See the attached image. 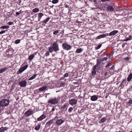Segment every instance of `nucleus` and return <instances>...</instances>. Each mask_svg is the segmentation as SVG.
<instances>
[{
	"instance_id": "obj_1",
	"label": "nucleus",
	"mask_w": 132,
	"mask_h": 132,
	"mask_svg": "<svg viewBox=\"0 0 132 132\" xmlns=\"http://www.w3.org/2000/svg\"><path fill=\"white\" fill-rule=\"evenodd\" d=\"M59 44L57 41L53 42L50 47L48 48V50L51 53H52L54 51L55 52H57L59 50Z\"/></svg>"
},
{
	"instance_id": "obj_2",
	"label": "nucleus",
	"mask_w": 132,
	"mask_h": 132,
	"mask_svg": "<svg viewBox=\"0 0 132 132\" xmlns=\"http://www.w3.org/2000/svg\"><path fill=\"white\" fill-rule=\"evenodd\" d=\"M9 103V101L8 99H4L0 101V106L3 107L8 105Z\"/></svg>"
},
{
	"instance_id": "obj_3",
	"label": "nucleus",
	"mask_w": 132,
	"mask_h": 132,
	"mask_svg": "<svg viewBox=\"0 0 132 132\" xmlns=\"http://www.w3.org/2000/svg\"><path fill=\"white\" fill-rule=\"evenodd\" d=\"M58 102V100L56 98H51V99L48 101V102L52 104H56Z\"/></svg>"
},
{
	"instance_id": "obj_4",
	"label": "nucleus",
	"mask_w": 132,
	"mask_h": 132,
	"mask_svg": "<svg viewBox=\"0 0 132 132\" xmlns=\"http://www.w3.org/2000/svg\"><path fill=\"white\" fill-rule=\"evenodd\" d=\"M62 46L64 49L66 50H69L71 48L70 45L65 43H63L62 44Z\"/></svg>"
},
{
	"instance_id": "obj_5",
	"label": "nucleus",
	"mask_w": 132,
	"mask_h": 132,
	"mask_svg": "<svg viewBox=\"0 0 132 132\" xmlns=\"http://www.w3.org/2000/svg\"><path fill=\"white\" fill-rule=\"evenodd\" d=\"M77 102V100L75 99H72L69 101V103L72 105H76Z\"/></svg>"
},
{
	"instance_id": "obj_6",
	"label": "nucleus",
	"mask_w": 132,
	"mask_h": 132,
	"mask_svg": "<svg viewBox=\"0 0 132 132\" xmlns=\"http://www.w3.org/2000/svg\"><path fill=\"white\" fill-rule=\"evenodd\" d=\"M58 117L57 116L55 117L52 120H50L46 124V126L47 127H48L52 123L54 122V120L56 119H57Z\"/></svg>"
},
{
	"instance_id": "obj_7",
	"label": "nucleus",
	"mask_w": 132,
	"mask_h": 132,
	"mask_svg": "<svg viewBox=\"0 0 132 132\" xmlns=\"http://www.w3.org/2000/svg\"><path fill=\"white\" fill-rule=\"evenodd\" d=\"M27 83L26 81L23 80L20 82L19 84L21 87H25L26 86Z\"/></svg>"
},
{
	"instance_id": "obj_8",
	"label": "nucleus",
	"mask_w": 132,
	"mask_h": 132,
	"mask_svg": "<svg viewBox=\"0 0 132 132\" xmlns=\"http://www.w3.org/2000/svg\"><path fill=\"white\" fill-rule=\"evenodd\" d=\"M109 34H102L98 36L97 37H96V39H99L101 38H103L105 37L108 36Z\"/></svg>"
},
{
	"instance_id": "obj_9",
	"label": "nucleus",
	"mask_w": 132,
	"mask_h": 132,
	"mask_svg": "<svg viewBox=\"0 0 132 132\" xmlns=\"http://www.w3.org/2000/svg\"><path fill=\"white\" fill-rule=\"evenodd\" d=\"M64 122L63 120L60 119L57 120L56 122V123L57 125L59 126L62 124Z\"/></svg>"
},
{
	"instance_id": "obj_10",
	"label": "nucleus",
	"mask_w": 132,
	"mask_h": 132,
	"mask_svg": "<svg viewBox=\"0 0 132 132\" xmlns=\"http://www.w3.org/2000/svg\"><path fill=\"white\" fill-rule=\"evenodd\" d=\"M114 74L113 71H110L109 72H106L105 74V77H108L111 75H113Z\"/></svg>"
},
{
	"instance_id": "obj_11",
	"label": "nucleus",
	"mask_w": 132,
	"mask_h": 132,
	"mask_svg": "<svg viewBox=\"0 0 132 132\" xmlns=\"http://www.w3.org/2000/svg\"><path fill=\"white\" fill-rule=\"evenodd\" d=\"M32 113V111L29 109L25 113V114L27 116H29L31 115Z\"/></svg>"
},
{
	"instance_id": "obj_12",
	"label": "nucleus",
	"mask_w": 132,
	"mask_h": 132,
	"mask_svg": "<svg viewBox=\"0 0 132 132\" xmlns=\"http://www.w3.org/2000/svg\"><path fill=\"white\" fill-rule=\"evenodd\" d=\"M46 117V116L44 114H42L40 117L38 118L37 120L38 121H41L45 119Z\"/></svg>"
},
{
	"instance_id": "obj_13",
	"label": "nucleus",
	"mask_w": 132,
	"mask_h": 132,
	"mask_svg": "<svg viewBox=\"0 0 132 132\" xmlns=\"http://www.w3.org/2000/svg\"><path fill=\"white\" fill-rule=\"evenodd\" d=\"M118 32V31L117 30L113 31L110 33L109 35L110 36L115 35Z\"/></svg>"
},
{
	"instance_id": "obj_14",
	"label": "nucleus",
	"mask_w": 132,
	"mask_h": 132,
	"mask_svg": "<svg viewBox=\"0 0 132 132\" xmlns=\"http://www.w3.org/2000/svg\"><path fill=\"white\" fill-rule=\"evenodd\" d=\"M106 117H103L99 121L100 123H102L106 121Z\"/></svg>"
},
{
	"instance_id": "obj_15",
	"label": "nucleus",
	"mask_w": 132,
	"mask_h": 132,
	"mask_svg": "<svg viewBox=\"0 0 132 132\" xmlns=\"http://www.w3.org/2000/svg\"><path fill=\"white\" fill-rule=\"evenodd\" d=\"M98 99V97L96 95L92 96L90 98L91 100L92 101H95Z\"/></svg>"
},
{
	"instance_id": "obj_16",
	"label": "nucleus",
	"mask_w": 132,
	"mask_h": 132,
	"mask_svg": "<svg viewBox=\"0 0 132 132\" xmlns=\"http://www.w3.org/2000/svg\"><path fill=\"white\" fill-rule=\"evenodd\" d=\"M107 9L109 11H114V9L113 8V7L110 6H107Z\"/></svg>"
},
{
	"instance_id": "obj_17",
	"label": "nucleus",
	"mask_w": 132,
	"mask_h": 132,
	"mask_svg": "<svg viewBox=\"0 0 132 132\" xmlns=\"http://www.w3.org/2000/svg\"><path fill=\"white\" fill-rule=\"evenodd\" d=\"M8 128L6 127H2L0 128V132H4L5 131H6Z\"/></svg>"
},
{
	"instance_id": "obj_18",
	"label": "nucleus",
	"mask_w": 132,
	"mask_h": 132,
	"mask_svg": "<svg viewBox=\"0 0 132 132\" xmlns=\"http://www.w3.org/2000/svg\"><path fill=\"white\" fill-rule=\"evenodd\" d=\"M47 88L46 86H44L38 89V90L40 91H43L46 89Z\"/></svg>"
},
{
	"instance_id": "obj_19",
	"label": "nucleus",
	"mask_w": 132,
	"mask_h": 132,
	"mask_svg": "<svg viewBox=\"0 0 132 132\" xmlns=\"http://www.w3.org/2000/svg\"><path fill=\"white\" fill-rule=\"evenodd\" d=\"M7 69V68L4 67L3 68L0 69V73H2L5 72Z\"/></svg>"
},
{
	"instance_id": "obj_20",
	"label": "nucleus",
	"mask_w": 132,
	"mask_h": 132,
	"mask_svg": "<svg viewBox=\"0 0 132 132\" xmlns=\"http://www.w3.org/2000/svg\"><path fill=\"white\" fill-rule=\"evenodd\" d=\"M37 74H34L33 76L31 77L30 78H29V80H31L34 79L37 76Z\"/></svg>"
},
{
	"instance_id": "obj_21",
	"label": "nucleus",
	"mask_w": 132,
	"mask_h": 132,
	"mask_svg": "<svg viewBox=\"0 0 132 132\" xmlns=\"http://www.w3.org/2000/svg\"><path fill=\"white\" fill-rule=\"evenodd\" d=\"M132 78V73H131L128 75L127 78V81H130Z\"/></svg>"
},
{
	"instance_id": "obj_22",
	"label": "nucleus",
	"mask_w": 132,
	"mask_h": 132,
	"mask_svg": "<svg viewBox=\"0 0 132 132\" xmlns=\"http://www.w3.org/2000/svg\"><path fill=\"white\" fill-rule=\"evenodd\" d=\"M44 15L43 13H40L38 14V21H39L41 18Z\"/></svg>"
},
{
	"instance_id": "obj_23",
	"label": "nucleus",
	"mask_w": 132,
	"mask_h": 132,
	"mask_svg": "<svg viewBox=\"0 0 132 132\" xmlns=\"http://www.w3.org/2000/svg\"><path fill=\"white\" fill-rule=\"evenodd\" d=\"M34 55L33 54H31L28 57V59L31 61L34 58Z\"/></svg>"
},
{
	"instance_id": "obj_24",
	"label": "nucleus",
	"mask_w": 132,
	"mask_h": 132,
	"mask_svg": "<svg viewBox=\"0 0 132 132\" xmlns=\"http://www.w3.org/2000/svg\"><path fill=\"white\" fill-rule=\"evenodd\" d=\"M10 27L8 26H1L0 27L1 29H7L9 28Z\"/></svg>"
},
{
	"instance_id": "obj_25",
	"label": "nucleus",
	"mask_w": 132,
	"mask_h": 132,
	"mask_svg": "<svg viewBox=\"0 0 132 132\" xmlns=\"http://www.w3.org/2000/svg\"><path fill=\"white\" fill-rule=\"evenodd\" d=\"M102 61L101 59H98L97 60V63L96 64L97 65V67H98L100 65V64L101 62V61Z\"/></svg>"
},
{
	"instance_id": "obj_26",
	"label": "nucleus",
	"mask_w": 132,
	"mask_h": 132,
	"mask_svg": "<svg viewBox=\"0 0 132 132\" xmlns=\"http://www.w3.org/2000/svg\"><path fill=\"white\" fill-rule=\"evenodd\" d=\"M82 50L81 48H78L76 50V52L77 53H80L82 51Z\"/></svg>"
},
{
	"instance_id": "obj_27",
	"label": "nucleus",
	"mask_w": 132,
	"mask_h": 132,
	"mask_svg": "<svg viewBox=\"0 0 132 132\" xmlns=\"http://www.w3.org/2000/svg\"><path fill=\"white\" fill-rule=\"evenodd\" d=\"M40 127V125H38L35 127V129L36 130H39Z\"/></svg>"
},
{
	"instance_id": "obj_28",
	"label": "nucleus",
	"mask_w": 132,
	"mask_h": 132,
	"mask_svg": "<svg viewBox=\"0 0 132 132\" xmlns=\"http://www.w3.org/2000/svg\"><path fill=\"white\" fill-rule=\"evenodd\" d=\"M132 37V36H129L128 38H126L124 40V41H127L128 40H130L131 39Z\"/></svg>"
},
{
	"instance_id": "obj_29",
	"label": "nucleus",
	"mask_w": 132,
	"mask_h": 132,
	"mask_svg": "<svg viewBox=\"0 0 132 132\" xmlns=\"http://www.w3.org/2000/svg\"><path fill=\"white\" fill-rule=\"evenodd\" d=\"M50 19V18H46L45 20L43 21V22L46 23Z\"/></svg>"
},
{
	"instance_id": "obj_30",
	"label": "nucleus",
	"mask_w": 132,
	"mask_h": 132,
	"mask_svg": "<svg viewBox=\"0 0 132 132\" xmlns=\"http://www.w3.org/2000/svg\"><path fill=\"white\" fill-rule=\"evenodd\" d=\"M59 2L58 0H53L52 3L53 4H55Z\"/></svg>"
},
{
	"instance_id": "obj_31",
	"label": "nucleus",
	"mask_w": 132,
	"mask_h": 132,
	"mask_svg": "<svg viewBox=\"0 0 132 132\" xmlns=\"http://www.w3.org/2000/svg\"><path fill=\"white\" fill-rule=\"evenodd\" d=\"M39 11V10L37 8H36L34 9L33 10V12L35 13H36L37 12Z\"/></svg>"
},
{
	"instance_id": "obj_32",
	"label": "nucleus",
	"mask_w": 132,
	"mask_h": 132,
	"mask_svg": "<svg viewBox=\"0 0 132 132\" xmlns=\"http://www.w3.org/2000/svg\"><path fill=\"white\" fill-rule=\"evenodd\" d=\"M59 30H57L54 31L53 32V34L54 35H57L59 31Z\"/></svg>"
},
{
	"instance_id": "obj_33",
	"label": "nucleus",
	"mask_w": 132,
	"mask_h": 132,
	"mask_svg": "<svg viewBox=\"0 0 132 132\" xmlns=\"http://www.w3.org/2000/svg\"><path fill=\"white\" fill-rule=\"evenodd\" d=\"M95 70H93L92 71V73L93 76H94L96 74V72Z\"/></svg>"
},
{
	"instance_id": "obj_34",
	"label": "nucleus",
	"mask_w": 132,
	"mask_h": 132,
	"mask_svg": "<svg viewBox=\"0 0 132 132\" xmlns=\"http://www.w3.org/2000/svg\"><path fill=\"white\" fill-rule=\"evenodd\" d=\"M28 67V65H26L22 67H21V68L24 70V71Z\"/></svg>"
},
{
	"instance_id": "obj_35",
	"label": "nucleus",
	"mask_w": 132,
	"mask_h": 132,
	"mask_svg": "<svg viewBox=\"0 0 132 132\" xmlns=\"http://www.w3.org/2000/svg\"><path fill=\"white\" fill-rule=\"evenodd\" d=\"M50 51H47L45 53V56H48L50 54Z\"/></svg>"
},
{
	"instance_id": "obj_36",
	"label": "nucleus",
	"mask_w": 132,
	"mask_h": 132,
	"mask_svg": "<svg viewBox=\"0 0 132 132\" xmlns=\"http://www.w3.org/2000/svg\"><path fill=\"white\" fill-rule=\"evenodd\" d=\"M114 70V65H113L112 66V67L110 69V71H113Z\"/></svg>"
},
{
	"instance_id": "obj_37",
	"label": "nucleus",
	"mask_w": 132,
	"mask_h": 132,
	"mask_svg": "<svg viewBox=\"0 0 132 132\" xmlns=\"http://www.w3.org/2000/svg\"><path fill=\"white\" fill-rule=\"evenodd\" d=\"M24 71V70L23 69H22V68H21L19 69L18 72L19 73H20Z\"/></svg>"
},
{
	"instance_id": "obj_38",
	"label": "nucleus",
	"mask_w": 132,
	"mask_h": 132,
	"mask_svg": "<svg viewBox=\"0 0 132 132\" xmlns=\"http://www.w3.org/2000/svg\"><path fill=\"white\" fill-rule=\"evenodd\" d=\"M132 104V100H129V102H128V104L129 106H130V105Z\"/></svg>"
},
{
	"instance_id": "obj_39",
	"label": "nucleus",
	"mask_w": 132,
	"mask_h": 132,
	"mask_svg": "<svg viewBox=\"0 0 132 132\" xmlns=\"http://www.w3.org/2000/svg\"><path fill=\"white\" fill-rule=\"evenodd\" d=\"M20 42V39H17L16 40L15 42V43L16 44H18Z\"/></svg>"
},
{
	"instance_id": "obj_40",
	"label": "nucleus",
	"mask_w": 132,
	"mask_h": 132,
	"mask_svg": "<svg viewBox=\"0 0 132 132\" xmlns=\"http://www.w3.org/2000/svg\"><path fill=\"white\" fill-rule=\"evenodd\" d=\"M67 107L66 104H64L63 105L61 108V109H65L66 107Z\"/></svg>"
},
{
	"instance_id": "obj_41",
	"label": "nucleus",
	"mask_w": 132,
	"mask_h": 132,
	"mask_svg": "<svg viewBox=\"0 0 132 132\" xmlns=\"http://www.w3.org/2000/svg\"><path fill=\"white\" fill-rule=\"evenodd\" d=\"M73 110V108L72 107L70 108L68 110L69 112H71Z\"/></svg>"
},
{
	"instance_id": "obj_42",
	"label": "nucleus",
	"mask_w": 132,
	"mask_h": 132,
	"mask_svg": "<svg viewBox=\"0 0 132 132\" xmlns=\"http://www.w3.org/2000/svg\"><path fill=\"white\" fill-rule=\"evenodd\" d=\"M97 66V65L96 64V65H94L93 67V70H96L97 68H96V67Z\"/></svg>"
},
{
	"instance_id": "obj_43",
	"label": "nucleus",
	"mask_w": 132,
	"mask_h": 132,
	"mask_svg": "<svg viewBox=\"0 0 132 132\" xmlns=\"http://www.w3.org/2000/svg\"><path fill=\"white\" fill-rule=\"evenodd\" d=\"M111 65V63H108L107 65L105 67H109Z\"/></svg>"
},
{
	"instance_id": "obj_44",
	"label": "nucleus",
	"mask_w": 132,
	"mask_h": 132,
	"mask_svg": "<svg viewBox=\"0 0 132 132\" xmlns=\"http://www.w3.org/2000/svg\"><path fill=\"white\" fill-rule=\"evenodd\" d=\"M101 46V45H99L98 46H97V47H96V49H99Z\"/></svg>"
},
{
	"instance_id": "obj_45",
	"label": "nucleus",
	"mask_w": 132,
	"mask_h": 132,
	"mask_svg": "<svg viewBox=\"0 0 132 132\" xmlns=\"http://www.w3.org/2000/svg\"><path fill=\"white\" fill-rule=\"evenodd\" d=\"M129 57H127L124 59V60L126 61H128L129 60Z\"/></svg>"
},
{
	"instance_id": "obj_46",
	"label": "nucleus",
	"mask_w": 132,
	"mask_h": 132,
	"mask_svg": "<svg viewBox=\"0 0 132 132\" xmlns=\"http://www.w3.org/2000/svg\"><path fill=\"white\" fill-rule=\"evenodd\" d=\"M8 24L9 25H11L13 24V23L12 22H9L8 23Z\"/></svg>"
},
{
	"instance_id": "obj_47",
	"label": "nucleus",
	"mask_w": 132,
	"mask_h": 132,
	"mask_svg": "<svg viewBox=\"0 0 132 132\" xmlns=\"http://www.w3.org/2000/svg\"><path fill=\"white\" fill-rule=\"evenodd\" d=\"M6 32V31L5 30H3L0 32V34H2L3 33H4Z\"/></svg>"
},
{
	"instance_id": "obj_48",
	"label": "nucleus",
	"mask_w": 132,
	"mask_h": 132,
	"mask_svg": "<svg viewBox=\"0 0 132 132\" xmlns=\"http://www.w3.org/2000/svg\"><path fill=\"white\" fill-rule=\"evenodd\" d=\"M107 59V58L106 57H105L104 58L102 59V60L103 61H106Z\"/></svg>"
},
{
	"instance_id": "obj_49",
	"label": "nucleus",
	"mask_w": 132,
	"mask_h": 132,
	"mask_svg": "<svg viewBox=\"0 0 132 132\" xmlns=\"http://www.w3.org/2000/svg\"><path fill=\"white\" fill-rule=\"evenodd\" d=\"M68 76V73H65L64 75V77H67V76Z\"/></svg>"
},
{
	"instance_id": "obj_50",
	"label": "nucleus",
	"mask_w": 132,
	"mask_h": 132,
	"mask_svg": "<svg viewBox=\"0 0 132 132\" xmlns=\"http://www.w3.org/2000/svg\"><path fill=\"white\" fill-rule=\"evenodd\" d=\"M89 1L91 2L92 1V0H88ZM93 1L95 2H96L97 0H93Z\"/></svg>"
},
{
	"instance_id": "obj_51",
	"label": "nucleus",
	"mask_w": 132,
	"mask_h": 132,
	"mask_svg": "<svg viewBox=\"0 0 132 132\" xmlns=\"http://www.w3.org/2000/svg\"><path fill=\"white\" fill-rule=\"evenodd\" d=\"M68 5H67V4H65V8H68Z\"/></svg>"
},
{
	"instance_id": "obj_52",
	"label": "nucleus",
	"mask_w": 132,
	"mask_h": 132,
	"mask_svg": "<svg viewBox=\"0 0 132 132\" xmlns=\"http://www.w3.org/2000/svg\"><path fill=\"white\" fill-rule=\"evenodd\" d=\"M16 15H19L20 14V13H19V12H16Z\"/></svg>"
},
{
	"instance_id": "obj_53",
	"label": "nucleus",
	"mask_w": 132,
	"mask_h": 132,
	"mask_svg": "<svg viewBox=\"0 0 132 132\" xmlns=\"http://www.w3.org/2000/svg\"><path fill=\"white\" fill-rule=\"evenodd\" d=\"M55 110V109L54 108H52V111H54Z\"/></svg>"
},
{
	"instance_id": "obj_54",
	"label": "nucleus",
	"mask_w": 132,
	"mask_h": 132,
	"mask_svg": "<svg viewBox=\"0 0 132 132\" xmlns=\"http://www.w3.org/2000/svg\"><path fill=\"white\" fill-rule=\"evenodd\" d=\"M105 1H106V0H101V1H102V2H105Z\"/></svg>"
},
{
	"instance_id": "obj_55",
	"label": "nucleus",
	"mask_w": 132,
	"mask_h": 132,
	"mask_svg": "<svg viewBox=\"0 0 132 132\" xmlns=\"http://www.w3.org/2000/svg\"><path fill=\"white\" fill-rule=\"evenodd\" d=\"M126 80V79H123V81L122 82H123L124 81H125Z\"/></svg>"
},
{
	"instance_id": "obj_56",
	"label": "nucleus",
	"mask_w": 132,
	"mask_h": 132,
	"mask_svg": "<svg viewBox=\"0 0 132 132\" xmlns=\"http://www.w3.org/2000/svg\"><path fill=\"white\" fill-rule=\"evenodd\" d=\"M8 54L9 53V52H6V54H8Z\"/></svg>"
},
{
	"instance_id": "obj_57",
	"label": "nucleus",
	"mask_w": 132,
	"mask_h": 132,
	"mask_svg": "<svg viewBox=\"0 0 132 132\" xmlns=\"http://www.w3.org/2000/svg\"><path fill=\"white\" fill-rule=\"evenodd\" d=\"M105 51V50H103V51Z\"/></svg>"
},
{
	"instance_id": "obj_58",
	"label": "nucleus",
	"mask_w": 132,
	"mask_h": 132,
	"mask_svg": "<svg viewBox=\"0 0 132 132\" xmlns=\"http://www.w3.org/2000/svg\"><path fill=\"white\" fill-rule=\"evenodd\" d=\"M131 89H132V86H131Z\"/></svg>"
},
{
	"instance_id": "obj_59",
	"label": "nucleus",
	"mask_w": 132,
	"mask_h": 132,
	"mask_svg": "<svg viewBox=\"0 0 132 132\" xmlns=\"http://www.w3.org/2000/svg\"><path fill=\"white\" fill-rule=\"evenodd\" d=\"M130 132H132V130L131 131H130Z\"/></svg>"
}]
</instances>
